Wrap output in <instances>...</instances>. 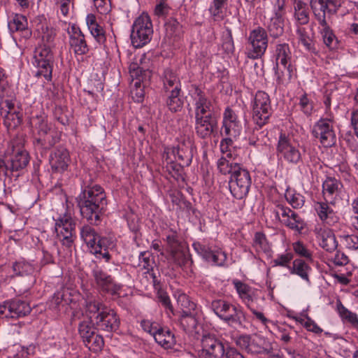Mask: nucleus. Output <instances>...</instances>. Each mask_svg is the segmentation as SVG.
<instances>
[{
    "mask_svg": "<svg viewBox=\"0 0 358 358\" xmlns=\"http://www.w3.org/2000/svg\"><path fill=\"white\" fill-rule=\"evenodd\" d=\"M76 199L83 218L86 219L91 224L98 225L107 206L103 189L98 185H87Z\"/></svg>",
    "mask_w": 358,
    "mask_h": 358,
    "instance_id": "obj_1",
    "label": "nucleus"
},
{
    "mask_svg": "<svg viewBox=\"0 0 358 358\" xmlns=\"http://www.w3.org/2000/svg\"><path fill=\"white\" fill-rule=\"evenodd\" d=\"M85 315L101 330L111 332L118 329L120 319L116 313L99 300L87 296Z\"/></svg>",
    "mask_w": 358,
    "mask_h": 358,
    "instance_id": "obj_2",
    "label": "nucleus"
},
{
    "mask_svg": "<svg viewBox=\"0 0 358 358\" xmlns=\"http://www.w3.org/2000/svg\"><path fill=\"white\" fill-rule=\"evenodd\" d=\"M310 6L312 12L322 27L321 34L324 44L330 49H334L337 45V39L330 29L327 22V14L336 13L333 6L324 0H310Z\"/></svg>",
    "mask_w": 358,
    "mask_h": 358,
    "instance_id": "obj_3",
    "label": "nucleus"
},
{
    "mask_svg": "<svg viewBox=\"0 0 358 358\" xmlns=\"http://www.w3.org/2000/svg\"><path fill=\"white\" fill-rule=\"evenodd\" d=\"M211 308L214 313L229 326L234 328L243 327L245 315L241 309L222 299L213 301Z\"/></svg>",
    "mask_w": 358,
    "mask_h": 358,
    "instance_id": "obj_4",
    "label": "nucleus"
},
{
    "mask_svg": "<svg viewBox=\"0 0 358 358\" xmlns=\"http://www.w3.org/2000/svg\"><path fill=\"white\" fill-rule=\"evenodd\" d=\"M152 33V24L150 16L142 13L136 19L132 26L131 40L133 46L139 48L146 45L150 42Z\"/></svg>",
    "mask_w": 358,
    "mask_h": 358,
    "instance_id": "obj_5",
    "label": "nucleus"
},
{
    "mask_svg": "<svg viewBox=\"0 0 358 358\" xmlns=\"http://www.w3.org/2000/svg\"><path fill=\"white\" fill-rule=\"evenodd\" d=\"M53 55L50 46L41 45L34 52V65L37 68L36 76L47 80L52 78Z\"/></svg>",
    "mask_w": 358,
    "mask_h": 358,
    "instance_id": "obj_6",
    "label": "nucleus"
},
{
    "mask_svg": "<svg viewBox=\"0 0 358 358\" xmlns=\"http://www.w3.org/2000/svg\"><path fill=\"white\" fill-rule=\"evenodd\" d=\"M272 108L269 96L264 92L256 93L252 104V120L259 128L268 122Z\"/></svg>",
    "mask_w": 358,
    "mask_h": 358,
    "instance_id": "obj_7",
    "label": "nucleus"
},
{
    "mask_svg": "<svg viewBox=\"0 0 358 358\" xmlns=\"http://www.w3.org/2000/svg\"><path fill=\"white\" fill-rule=\"evenodd\" d=\"M248 57L253 59L260 58L268 46V36L266 30L261 27L252 30L248 38Z\"/></svg>",
    "mask_w": 358,
    "mask_h": 358,
    "instance_id": "obj_8",
    "label": "nucleus"
},
{
    "mask_svg": "<svg viewBox=\"0 0 358 358\" xmlns=\"http://www.w3.org/2000/svg\"><path fill=\"white\" fill-rule=\"evenodd\" d=\"M273 213L282 224L299 234H301L306 227L303 220L296 213L281 203L275 204Z\"/></svg>",
    "mask_w": 358,
    "mask_h": 358,
    "instance_id": "obj_9",
    "label": "nucleus"
},
{
    "mask_svg": "<svg viewBox=\"0 0 358 358\" xmlns=\"http://www.w3.org/2000/svg\"><path fill=\"white\" fill-rule=\"evenodd\" d=\"M251 178L249 171L241 167L230 177L229 190L233 196L237 199L245 198L249 192Z\"/></svg>",
    "mask_w": 358,
    "mask_h": 358,
    "instance_id": "obj_10",
    "label": "nucleus"
},
{
    "mask_svg": "<svg viewBox=\"0 0 358 358\" xmlns=\"http://www.w3.org/2000/svg\"><path fill=\"white\" fill-rule=\"evenodd\" d=\"M334 117L322 118L313 127V135L324 147H331L336 143V136L334 130Z\"/></svg>",
    "mask_w": 358,
    "mask_h": 358,
    "instance_id": "obj_11",
    "label": "nucleus"
},
{
    "mask_svg": "<svg viewBox=\"0 0 358 358\" xmlns=\"http://www.w3.org/2000/svg\"><path fill=\"white\" fill-rule=\"evenodd\" d=\"M277 152L280 159L289 164H297L302 159L299 145L285 134H281L279 137Z\"/></svg>",
    "mask_w": 358,
    "mask_h": 358,
    "instance_id": "obj_12",
    "label": "nucleus"
},
{
    "mask_svg": "<svg viewBox=\"0 0 358 358\" xmlns=\"http://www.w3.org/2000/svg\"><path fill=\"white\" fill-rule=\"evenodd\" d=\"M76 223L70 215H64L55 223V231L62 245L71 248L76 238Z\"/></svg>",
    "mask_w": 358,
    "mask_h": 358,
    "instance_id": "obj_13",
    "label": "nucleus"
},
{
    "mask_svg": "<svg viewBox=\"0 0 358 358\" xmlns=\"http://www.w3.org/2000/svg\"><path fill=\"white\" fill-rule=\"evenodd\" d=\"M236 343L240 348L251 354H268L271 349L269 343L263 337L257 334L241 336Z\"/></svg>",
    "mask_w": 358,
    "mask_h": 358,
    "instance_id": "obj_14",
    "label": "nucleus"
},
{
    "mask_svg": "<svg viewBox=\"0 0 358 358\" xmlns=\"http://www.w3.org/2000/svg\"><path fill=\"white\" fill-rule=\"evenodd\" d=\"M31 308L26 301L14 299L0 304V317L19 318L30 313Z\"/></svg>",
    "mask_w": 358,
    "mask_h": 358,
    "instance_id": "obj_15",
    "label": "nucleus"
},
{
    "mask_svg": "<svg viewBox=\"0 0 358 358\" xmlns=\"http://www.w3.org/2000/svg\"><path fill=\"white\" fill-rule=\"evenodd\" d=\"M201 347L199 352L200 358H223L224 345L214 336L204 335L201 339Z\"/></svg>",
    "mask_w": 358,
    "mask_h": 358,
    "instance_id": "obj_16",
    "label": "nucleus"
},
{
    "mask_svg": "<svg viewBox=\"0 0 358 358\" xmlns=\"http://www.w3.org/2000/svg\"><path fill=\"white\" fill-rule=\"evenodd\" d=\"M194 152V143L189 138H182L177 146L171 149V153L181 167L190 165Z\"/></svg>",
    "mask_w": 358,
    "mask_h": 358,
    "instance_id": "obj_17",
    "label": "nucleus"
},
{
    "mask_svg": "<svg viewBox=\"0 0 358 358\" xmlns=\"http://www.w3.org/2000/svg\"><path fill=\"white\" fill-rule=\"evenodd\" d=\"M80 237L93 254L101 252L103 247L106 246V243H108L106 238H101L95 229L89 224L82 227Z\"/></svg>",
    "mask_w": 358,
    "mask_h": 358,
    "instance_id": "obj_18",
    "label": "nucleus"
},
{
    "mask_svg": "<svg viewBox=\"0 0 358 358\" xmlns=\"http://www.w3.org/2000/svg\"><path fill=\"white\" fill-rule=\"evenodd\" d=\"M69 45L76 55H86L89 50V46L85 40L84 34L76 24H72L69 31Z\"/></svg>",
    "mask_w": 358,
    "mask_h": 358,
    "instance_id": "obj_19",
    "label": "nucleus"
},
{
    "mask_svg": "<svg viewBox=\"0 0 358 358\" xmlns=\"http://www.w3.org/2000/svg\"><path fill=\"white\" fill-rule=\"evenodd\" d=\"M334 204L331 205L329 201L315 202L314 209L321 221L327 225L332 226L338 222V217L334 208Z\"/></svg>",
    "mask_w": 358,
    "mask_h": 358,
    "instance_id": "obj_20",
    "label": "nucleus"
},
{
    "mask_svg": "<svg viewBox=\"0 0 358 358\" xmlns=\"http://www.w3.org/2000/svg\"><path fill=\"white\" fill-rule=\"evenodd\" d=\"M93 275L97 286L103 292L112 295L118 294L121 289V285L115 283L110 275L99 269L94 270Z\"/></svg>",
    "mask_w": 358,
    "mask_h": 358,
    "instance_id": "obj_21",
    "label": "nucleus"
},
{
    "mask_svg": "<svg viewBox=\"0 0 358 358\" xmlns=\"http://www.w3.org/2000/svg\"><path fill=\"white\" fill-rule=\"evenodd\" d=\"M195 120L196 133L201 138H209L217 128V120L211 113L205 117H195Z\"/></svg>",
    "mask_w": 358,
    "mask_h": 358,
    "instance_id": "obj_22",
    "label": "nucleus"
},
{
    "mask_svg": "<svg viewBox=\"0 0 358 358\" xmlns=\"http://www.w3.org/2000/svg\"><path fill=\"white\" fill-rule=\"evenodd\" d=\"M241 122L234 110L229 107L227 108L224 113L223 127L222 134L226 136H236L240 134Z\"/></svg>",
    "mask_w": 358,
    "mask_h": 358,
    "instance_id": "obj_23",
    "label": "nucleus"
},
{
    "mask_svg": "<svg viewBox=\"0 0 358 358\" xmlns=\"http://www.w3.org/2000/svg\"><path fill=\"white\" fill-rule=\"evenodd\" d=\"M316 238L321 248L329 252H334L338 247V242L333 231L329 228L315 229Z\"/></svg>",
    "mask_w": 358,
    "mask_h": 358,
    "instance_id": "obj_24",
    "label": "nucleus"
},
{
    "mask_svg": "<svg viewBox=\"0 0 358 358\" xmlns=\"http://www.w3.org/2000/svg\"><path fill=\"white\" fill-rule=\"evenodd\" d=\"M69 162V153L64 148H57L50 156V166L54 171L57 172L65 171Z\"/></svg>",
    "mask_w": 358,
    "mask_h": 358,
    "instance_id": "obj_25",
    "label": "nucleus"
},
{
    "mask_svg": "<svg viewBox=\"0 0 358 358\" xmlns=\"http://www.w3.org/2000/svg\"><path fill=\"white\" fill-rule=\"evenodd\" d=\"M6 159L14 177L17 178L19 171L24 169L29 164V156L26 150H18Z\"/></svg>",
    "mask_w": 358,
    "mask_h": 358,
    "instance_id": "obj_26",
    "label": "nucleus"
},
{
    "mask_svg": "<svg viewBox=\"0 0 358 358\" xmlns=\"http://www.w3.org/2000/svg\"><path fill=\"white\" fill-rule=\"evenodd\" d=\"M342 184L334 178H327L322 184L324 199L331 205L335 204L334 199L338 196Z\"/></svg>",
    "mask_w": 358,
    "mask_h": 358,
    "instance_id": "obj_27",
    "label": "nucleus"
},
{
    "mask_svg": "<svg viewBox=\"0 0 358 358\" xmlns=\"http://www.w3.org/2000/svg\"><path fill=\"white\" fill-rule=\"evenodd\" d=\"M195 101V117H205L206 115L210 113L211 102L208 100L204 92L198 87H196L194 92Z\"/></svg>",
    "mask_w": 358,
    "mask_h": 358,
    "instance_id": "obj_28",
    "label": "nucleus"
},
{
    "mask_svg": "<svg viewBox=\"0 0 358 358\" xmlns=\"http://www.w3.org/2000/svg\"><path fill=\"white\" fill-rule=\"evenodd\" d=\"M86 23L91 34L99 44H103L106 41V33L103 28L98 24L96 16L88 14L86 17Z\"/></svg>",
    "mask_w": 358,
    "mask_h": 358,
    "instance_id": "obj_29",
    "label": "nucleus"
},
{
    "mask_svg": "<svg viewBox=\"0 0 358 358\" xmlns=\"http://www.w3.org/2000/svg\"><path fill=\"white\" fill-rule=\"evenodd\" d=\"M30 124L35 132V139L41 138L45 136L50 131H53L48 123L46 117L43 115H36L30 119Z\"/></svg>",
    "mask_w": 358,
    "mask_h": 358,
    "instance_id": "obj_30",
    "label": "nucleus"
},
{
    "mask_svg": "<svg viewBox=\"0 0 358 358\" xmlns=\"http://www.w3.org/2000/svg\"><path fill=\"white\" fill-rule=\"evenodd\" d=\"M30 124L35 132V139L41 138L45 136L50 131H53L48 123L46 117L43 115H36L30 119Z\"/></svg>",
    "mask_w": 358,
    "mask_h": 358,
    "instance_id": "obj_31",
    "label": "nucleus"
},
{
    "mask_svg": "<svg viewBox=\"0 0 358 358\" xmlns=\"http://www.w3.org/2000/svg\"><path fill=\"white\" fill-rule=\"evenodd\" d=\"M233 283L240 298L248 308H250V305L257 299L255 292L250 286L241 281L234 280Z\"/></svg>",
    "mask_w": 358,
    "mask_h": 358,
    "instance_id": "obj_32",
    "label": "nucleus"
},
{
    "mask_svg": "<svg viewBox=\"0 0 358 358\" xmlns=\"http://www.w3.org/2000/svg\"><path fill=\"white\" fill-rule=\"evenodd\" d=\"M294 18L296 20V25H305L309 22L310 13L305 1H298L294 2Z\"/></svg>",
    "mask_w": 358,
    "mask_h": 358,
    "instance_id": "obj_33",
    "label": "nucleus"
},
{
    "mask_svg": "<svg viewBox=\"0 0 358 358\" xmlns=\"http://www.w3.org/2000/svg\"><path fill=\"white\" fill-rule=\"evenodd\" d=\"M275 75L279 83L287 85L296 76V69L291 63L285 65L276 64Z\"/></svg>",
    "mask_w": 358,
    "mask_h": 358,
    "instance_id": "obj_34",
    "label": "nucleus"
},
{
    "mask_svg": "<svg viewBox=\"0 0 358 358\" xmlns=\"http://www.w3.org/2000/svg\"><path fill=\"white\" fill-rule=\"evenodd\" d=\"M152 335L155 341L166 349L172 348L176 344L175 336L169 329H159Z\"/></svg>",
    "mask_w": 358,
    "mask_h": 358,
    "instance_id": "obj_35",
    "label": "nucleus"
},
{
    "mask_svg": "<svg viewBox=\"0 0 358 358\" xmlns=\"http://www.w3.org/2000/svg\"><path fill=\"white\" fill-rule=\"evenodd\" d=\"M129 72L132 81L143 82L147 78L150 77V72L148 69L143 66L142 58L140 59V63L137 61L131 62L129 66Z\"/></svg>",
    "mask_w": 358,
    "mask_h": 358,
    "instance_id": "obj_36",
    "label": "nucleus"
},
{
    "mask_svg": "<svg viewBox=\"0 0 358 358\" xmlns=\"http://www.w3.org/2000/svg\"><path fill=\"white\" fill-rule=\"evenodd\" d=\"M8 28L11 32H23L25 37H29L31 34L28 29L27 18L22 15H15L8 22Z\"/></svg>",
    "mask_w": 358,
    "mask_h": 358,
    "instance_id": "obj_37",
    "label": "nucleus"
},
{
    "mask_svg": "<svg viewBox=\"0 0 358 358\" xmlns=\"http://www.w3.org/2000/svg\"><path fill=\"white\" fill-rule=\"evenodd\" d=\"M166 92L168 93L166 106L173 113L180 111L184 103L182 97L180 95L181 90H171Z\"/></svg>",
    "mask_w": 358,
    "mask_h": 358,
    "instance_id": "obj_38",
    "label": "nucleus"
},
{
    "mask_svg": "<svg viewBox=\"0 0 358 358\" xmlns=\"http://www.w3.org/2000/svg\"><path fill=\"white\" fill-rule=\"evenodd\" d=\"M166 37L173 42L178 40L182 36L183 31L180 22L174 18H171L165 24Z\"/></svg>",
    "mask_w": 358,
    "mask_h": 358,
    "instance_id": "obj_39",
    "label": "nucleus"
},
{
    "mask_svg": "<svg viewBox=\"0 0 358 358\" xmlns=\"http://www.w3.org/2000/svg\"><path fill=\"white\" fill-rule=\"evenodd\" d=\"M164 88L166 92L181 90L180 80L178 75L171 69H167L164 74Z\"/></svg>",
    "mask_w": 358,
    "mask_h": 358,
    "instance_id": "obj_40",
    "label": "nucleus"
},
{
    "mask_svg": "<svg viewBox=\"0 0 358 358\" xmlns=\"http://www.w3.org/2000/svg\"><path fill=\"white\" fill-rule=\"evenodd\" d=\"M310 270V267L301 259H296L294 260L292 266L289 267V271L292 274H296L300 276L303 280L309 282L308 272Z\"/></svg>",
    "mask_w": 358,
    "mask_h": 358,
    "instance_id": "obj_41",
    "label": "nucleus"
},
{
    "mask_svg": "<svg viewBox=\"0 0 358 358\" xmlns=\"http://www.w3.org/2000/svg\"><path fill=\"white\" fill-rule=\"evenodd\" d=\"M60 140V134L53 130L41 138H36L35 144L43 149H50Z\"/></svg>",
    "mask_w": 358,
    "mask_h": 358,
    "instance_id": "obj_42",
    "label": "nucleus"
},
{
    "mask_svg": "<svg viewBox=\"0 0 358 358\" xmlns=\"http://www.w3.org/2000/svg\"><path fill=\"white\" fill-rule=\"evenodd\" d=\"M228 0H212L209 12L214 20L220 21L224 17Z\"/></svg>",
    "mask_w": 358,
    "mask_h": 358,
    "instance_id": "obj_43",
    "label": "nucleus"
},
{
    "mask_svg": "<svg viewBox=\"0 0 358 358\" xmlns=\"http://www.w3.org/2000/svg\"><path fill=\"white\" fill-rule=\"evenodd\" d=\"M219 172L222 175L230 174L231 176L241 168L240 164L236 162H229L224 158H220L217 162Z\"/></svg>",
    "mask_w": 358,
    "mask_h": 358,
    "instance_id": "obj_44",
    "label": "nucleus"
},
{
    "mask_svg": "<svg viewBox=\"0 0 358 358\" xmlns=\"http://www.w3.org/2000/svg\"><path fill=\"white\" fill-rule=\"evenodd\" d=\"M267 30L270 36L273 38H278L283 34L284 31V19L283 17L273 16L270 19L267 24Z\"/></svg>",
    "mask_w": 358,
    "mask_h": 358,
    "instance_id": "obj_45",
    "label": "nucleus"
},
{
    "mask_svg": "<svg viewBox=\"0 0 358 358\" xmlns=\"http://www.w3.org/2000/svg\"><path fill=\"white\" fill-rule=\"evenodd\" d=\"M70 293L66 289H62L55 293L50 301V306L57 310H59L60 306L69 304L71 301L69 298Z\"/></svg>",
    "mask_w": 358,
    "mask_h": 358,
    "instance_id": "obj_46",
    "label": "nucleus"
},
{
    "mask_svg": "<svg viewBox=\"0 0 358 358\" xmlns=\"http://www.w3.org/2000/svg\"><path fill=\"white\" fill-rule=\"evenodd\" d=\"M276 64L285 65L290 63L291 51L289 45L286 43L279 44L275 50Z\"/></svg>",
    "mask_w": 358,
    "mask_h": 358,
    "instance_id": "obj_47",
    "label": "nucleus"
},
{
    "mask_svg": "<svg viewBox=\"0 0 358 358\" xmlns=\"http://www.w3.org/2000/svg\"><path fill=\"white\" fill-rule=\"evenodd\" d=\"M337 310L340 315V316L346 320L348 322H350L355 328L358 330V317L357 314L352 313L348 310L340 301L337 302L336 304Z\"/></svg>",
    "mask_w": 358,
    "mask_h": 358,
    "instance_id": "obj_48",
    "label": "nucleus"
},
{
    "mask_svg": "<svg viewBox=\"0 0 358 358\" xmlns=\"http://www.w3.org/2000/svg\"><path fill=\"white\" fill-rule=\"evenodd\" d=\"M285 197L287 201L294 208H301L305 203V198L300 193L296 192L294 190L287 189Z\"/></svg>",
    "mask_w": 358,
    "mask_h": 358,
    "instance_id": "obj_49",
    "label": "nucleus"
},
{
    "mask_svg": "<svg viewBox=\"0 0 358 358\" xmlns=\"http://www.w3.org/2000/svg\"><path fill=\"white\" fill-rule=\"evenodd\" d=\"M180 323L185 331H190L194 329L197 325V320L194 316V311L181 313Z\"/></svg>",
    "mask_w": 358,
    "mask_h": 358,
    "instance_id": "obj_50",
    "label": "nucleus"
},
{
    "mask_svg": "<svg viewBox=\"0 0 358 358\" xmlns=\"http://www.w3.org/2000/svg\"><path fill=\"white\" fill-rule=\"evenodd\" d=\"M3 124L8 129L17 127L22 122V115L19 111H13L5 115H1Z\"/></svg>",
    "mask_w": 358,
    "mask_h": 358,
    "instance_id": "obj_51",
    "label": "nucleus"
},
{
    "mask_svg": "<svg viewBox=\"0 0 358 358\" xmlns=\"http://www.w3.org/2000/svg\"><path fill=\"white\" fill-rule=\"evenodd\" d=\"M177 305L181 310V313L194 311L196 308V304L191 301L189 296L184 293L178 294Z\"/></svg>",
    "mask_w": 358,
    "mask_h": 358,
    "instance_id": "obj_52",
    "label": "nucleus"
},
{
    "mask_svg": "<svg viewBox=\"0 0 358 358\" xmlns=\"http://www.w3.org/2000/svg\"><path fill=\"white\" fill-rule=\"evenodd\" d=\"M85 345L91 350L100 351L104 345V341L102 336L95 334L94 332L92 335L85 341H84Z\"/></svg>",
    "mask_w": 358,
    "mask_h": 358,
    "instance_id": "obj_53",
    "label": "nucleus"
},
{
    "mask_svg": "<svg viewBox=\"0 0 358 358\" xmlns=\"http://www.w3.org/2000/svg\"><path fill=\"white\" fill-rule=\"evenodd\" d=\"M53 113L55 118L62 124L68 125L69 124L71 113L66 108L56 106Z\"/></svg>",
    "mask_w": 358,
    "mask_h": 358,
    "instance_id": "obj_54",
    "label": "nucleus"
},
{
    "mask_svg": "<svg viewBox=\"0 0 358 358\" xmlns=\"http://www.w3.org/2000/svg\"><path fill=\"white\" fill-rule=\"evenodd\" d=\"M253 246L257 251L266 252L269 250L270 247L266 241V236L261 232H257L255 234Z\"/></svg>",
    "mask_w": 358,
    "mask_h": 358,
    "instance_id": "obj_55",
    "label": "nucleus"
},
{
    "mask_svg": "<svg viewBox=\"0 0 358 358\" xmlns=\"http://www.w3.org/2000/svg\"><path fill=\"white\" fill-rule=\"evenodd\" d=\"M155 262L148 252H142L139 255L138 267L143 271L153 270Z\"/></svg>",
    "mask_w": 358,
    "mask_h": 358,
    "instance_id": "obj_56",
    "label": "nucleus"
},
{
    "mask_svg": "<svg viewBox=\"0 0 358 358\" xmlns=\"http://www.w3.org/2000/svg\"><path fill=\"white\" fill-rule=\"evenodd\" d=\"M227 259V255L222 251L210 250L206 260L217 266H222Z\"/></svg>",
    "mask_w": 358,
    "mask_h": 358,
    "instance_id": "obj_57",
    "label": "nucleus"
},
{
    "mask_svg": "<svg viewBox=\"0 0 358 358\" xmlns=\"http://www.w3.org/2000/svg\"><path fill=\"white\" fill-rule=\"evenodd\" d=\"M170 255L171 260L178 266H182L187 262V258L181 248L170 250Z\"/></svg>",
    "mask_w": 358,
    "mask_h": 358,
    "instance_id": "obj_58",
    "label": "nucleus"
},
{
    "mask_svg": "<svg viewBox=\"0 0 358 358\" xmlns=\"http://www.w3.org/2000/svg\"><path fill=\"white\" fill-rule=\"evenodd\" d=\"M92 325L94 324L91 322V321H83L80 323L78 330L80 336L83 339V342L88 339L90 336L94 332Z\"/></svg>",
    "mask_w": 358,
    "mask_h": 358,
    "instance_id": "obj_59",
    "label": "nucleus"
},
{
    "mask_svg": "<svg viewBox=\"0 0 358 358\" xmlns=\"http://www.w3.org/2000/svg\"><path fill=\"white\" fill-rule=\"evenodd\" d=\"M302 25H297L296 34L299 41L308 50H310L311 46V40L308 34L306 29L301 27Z\"/></svg>",
    "mask_w": 358,
    "mask_h": 358,
    "instance_id": "obj_60",
    "label": "nucleus"
},
{
    "mask_svg": "<svg viewBox=\"0 0 358 358\" xmlns=\"http://www.w3.org/2000/svg\"><path fill=\"white\" fill-rule=\"evenodd\" d=\"M131 94L134 101L138 103L143 101L144 97V90L139 80L134 82V87L131 90Z\"/></svg>",
    "mask_w": 358,
    "mask_h": 358,
    "instance_id": "obj_61",
    "label": "nucleus"
},
{
    "mask_svg": "<svg viewBox=\"0 0 358 358\" xmlns=\"http://www.w3.org/2000/svg\"><path fill=\"white\" fill-rule=\"evenodd\" d=\"M166 242L169 250L181 248V242L176 231H170L169 234L166 236Z\"/></svg>",
    "mask_w": 358,
    "mask_h": 358,
    "instance_id": "obj_62",
    "label": "nucleus"
},
{
    "mask_svg": "<svg viewBox=\"0 0 358 358\" xmlns=\"http://www.w3.org/2000/svg\"><path fill=\"white\" fill-rule=\"evenodd\" d=\"M292 248L295 253L306 259H311L312 253L307 249L306 245L301 241L295 242L292 244Z\"/></svg>",
    "mask_w": 358,
    "mask_h": 358,
    "instance_id": "obj_63",
    "label": "nucleus"
},
{
    "mask_svg": "<svg viewBox=\"0 0 358 358\" xmlns=\"http://www.w3.org/2000/svg\"><path fill=\"white\" fill-rule=\"evenodd\" d=\"M344 241L346 248L352 250L358 249V236L357 235H345L340 237Z\"/></svg>",
    "mask_w": 358,
    "mask_h": 358,
    "instance_id": "obj_64",
    "label": "nucleus"
}]
</instances>
